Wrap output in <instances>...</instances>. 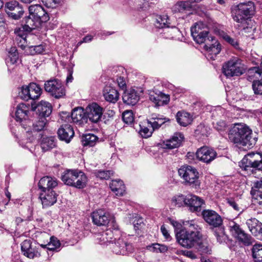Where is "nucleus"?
<instances>
[{
  "mask_svg": "<svg viewBox=\"0 0 262 262\" xmlns=\"http://www.w3.org/2000/svg\"><path fill=\"white\" fill-rule=\"evenodd\" d=\"M228 137L230 141L240 146L252 148L256 143L257 137L246 124H235L230 129Z\"/></svg>",
  "mask_w": 262,
  "mask_h": 262,
  "instance_id": "f257e3e1",
  "label": "nucleus"
},
{
  "mask_svg": "<svg viewBox=\"0 0 262 262\" xmlns=\"http://www.w3.org/2000/svg\"><path fill=\"white\" fill-rule=\"evenodd\" d=\"M246 67L243 61L237 57H233L223 66V74L227 77L239 76L246 71Z\"/></svg>",
  "mask_w": 262,
  "mask_h": 262,
  "instance_id": "f03ea898",
  "label": "nucleus"
},
{
  "mask_svg": "<svg viewBox=\"0 0 262 262\" xmlns=\"http://www.w3.org/2000/svg\"><path fill=\"white\" fill-rule=\"evenodd\" d=\"M47 124L46 118H40L34 122L32 126H29L26 132L27 143H37L43 136V131Z\"/></svg>",
  "mask_w": 262,
  "mask_h": 262,
  "instance_id": "7ed1b4c3",
  "label": "nucleus"
},
{
  "mask_svg": "<svg viewBox=\"0 0 262 262\" xmlns=\"http://www.w3.org/2000/svg\"><path fill=\"white\" fill-rule=\"evenodd\" d=\"M209 27L203 22L199 21L191 28V35L197 43H207L214 40V37L209 35Z\"/></svg>",
  "mask_w": 262,
  "mask_h": 262,
  "instance_id": "20e7f679",
  "label": "nucleus"
},
{
  "mask_svg": "<svg viewBox=\"0 0 262 262\" xmlns=\"http://www.w3.org/2000/svg\"><path fill=\"white\" fill-rule=\"evenodd\" d=\"M239 167L247 173L253 171L252 168L262 171V154L250 152L239 163Z\"/></svg>",
  "mask_w": 262,
  "mask_h": 262,
  "instance_id": "39448f33",
  "label": "nucleus"
},
{
  "mask_svg": "<svg viewBox=\"0 0 262 262\" xmlns=\"http://www.w3.org/2000/svg\"><path fill=\"white\" fill-rule=\"evenodd\" d=\"M176 238L182 246L192 248L199 243L200 235L198 231H187L182 229L177 232Z\"/></svg>",
  "mask_w": 262,
  "mask_h": 262,
  "instance_id": "423d86ee",
  "label": "nucleus"
},
{
  "mask_svg": "<svg viewBox=\"0 0 262 262\" xmlns=\"http://www.w3.org/2000/svg\"><path fill=\"white\" fill-rule=\"evenodd\" d=\"M178 173L185 184L195 187L199 186V172L195 168L189 165H184L179 168Z\"/></svg>",
  "mask_w": 262,
  "mask_h": 262,
  "instance_id": "0eeeda50",
  "label": "nucleus"
},
{
  "mask_svg": "<svg viewBox=\"0 0 262 262\" xmlns=\"http://www.w3.org/2000/svg\"><path fill=\"white\" fill-rule=\"evenodd\" d=\"M254 6L253 2L249 1L245 3H241L236 6L233 14V18L238 23L243 24L246 19L253 14Z\"/></svg>",
  "mask_w": 262,
  "mask_h": 262,
  "instance_id": "6e6552de",
  "label": "nucleus"
},
{
  "mask_svg": "<svg viewBox=\"0 0 262 262\" xmlns=\"http://www.w3.org/2000/svg\"><path fill=\"white\" fill-rule=\"evenodd\" d=\"M44 87L45 91L55 98H59L65 95L64 85L58 79H51L46 81Z\"/></svg>",
  "mask_w": 262,
  "mask_h": 262,
  "instance_id": "1a4fd4ad",
  "label": "nucleus"
},
{
  "mask_svg": "<svg viewBox=\"0 0 262 262\" xmlns=\"http://www.w3.org/2000/svg\"><path fill=\"white\" fill-rule=\"evenodd\" d=\"M61 119L64 122H69L72 121L73 122L80 125L87 122V117L85 110L82 107H77L73 110L71 116L65 112L61 115Z\"/></svg>",
  "mask_w": 262,
  "mask_h": 262,
  "instance_id": "9d476101",
  "label": "nucleus"
},
{
  "mask_svg": "<svg viewBox=\"0 0 262 262\" xmlns=\"http://www.w3.org/2000/svg\"><path fill=\"white\" fill-rule=\"evenodd\" d=\"M42 92L40 86L35 83H31L28 86H23L19 95L20 97L24 100L38 99Z\"/></svg>",
  "mask_w": 262,
  "mask_h": 262,
  "instance_id": "9b49d317",
  "label": "nucleus"
},
{
  "mask_svg": "<svg viewBox=\"0 0 262 262\" xmlns=\"http://www.w3.org/2000/svg\"><path fill=\"white\" fill-rule=\"evenodd\" d=\"M203 219L210 226L217 228L223 225V219L216 212L212 210H204L202 213Z\"/></svg>",
  "mask_w": 262,
  "mask_h": 262,
  "instance_id": "f8f14e48",
  "label": "nucleus"
},
{
  "mask_svg": "<svg viewBox=\"0 0 262 262\" xmlns=\"http://www.w3.org/2000/svg\"><path fill=\"white\" fill-rule=\"evenodd\" d=\"M87 120L93 123L99 122L103 113V108L96 103L90 104L85 110Z\"/></svg>",
  "mask_w": 262,
  "mask_h": 262,
  "instance_id": "ddd939ff",
  "label": "nucleus"
},
{
  "mask_svg": "<svg viewBox=\"0 0 262 262\" xmlns=\"http://www.w3.org/2000/svg\"><path fill=\"white\" fill-rule=\"evenodd\" d=\"M196 156L199 160L208 164L216 158L217 153L214 149L204 146L197 150Z\"/></svg>",
  "mask_w": 262,
  "mask_h": 262,
  "instance_id": "4468645a",
  "label": "nucleus"
},
{
  "mask_svg": "<svg viewBox=\"0 0 262 262\" xmlns=\"http://www.w3.org/2000/svg\"><path fill=\"white\" fill-rule=\"evenodd\" d=\"M111 248L113 253L117 255H126L134 250L131 244L127 243L123 239L120 238L112 244Z\"/></svg>",
  "mask_w": 262,
  "mask_h": 262,
  "instance_id": "2eb2a0df",
  "label": "nucleus"
},
{
  "mask_svg": "<svg viewBox=\"0 0 262 262\" xmlns=\"http://www.w3.org/2000/svg\"><path fill=\"white\" fill-rule=\"evenodd\" d=\"M29 105L25 103L19 104L16 107L15 120L21 123L24 128L27 129L26 123L29 122Z\"/></svg>",
  "mask_w": 262,
  "mask_h": 262,
  "instance_id": "dca6fc26",
  "label": "nucleus"
},
{
  "mask_svg": "<svg viewBox=\"0 0 262 262\" xmlns=\"http://www.w3.org/2000/svg\"><path fill=\"white\" fill-rule=\"evenodd\" d=\"M57 194L52 189L41 190L39 198L41 201L42 208H48L53 205L57 202Z\"/></svg>",
  "mask_w": 262,
  "mask_h": 262,
  "instance_id": "f3484780",
  "label": "nucleus"
},
{
  "mask_svg": "<svg viewBox=\"0 0 262 262\" xmlns=\"http://www.w3.org/2000/svg\"><path fill=\"white\" fill-rule=\"evenodd\" d=\"M21 250L23 254L29 258H33L40 255L38 248L36 245H32L30 239H26L21 243Z\"/></svg>",
  "mask_w": 262,
  "mask_h": 262,
  "instance_id": "a211bd4d",
  "label": "nucleus"
},
{
  "mask_svg": "<svg viewBox=\"0 0 262 262\" xmlns=\"http://www.w3.org/2000/svg\"><path fill=\"white\" fill-rule=\"evenodd\" d=\"M119 234L120 231L118 227L114 226L113 230L111 228L107 229L105 231L97 234L96 237L99 243L102 245L112 242L113 237Z\"/></svg>",
  "mask_w": 262,
  "mask_h": 262,
  "instance_id": "6ab92c4d",
  "label": "nucleus"
},
{
  "mask_svg": "<svg viewBox=\"0 0 262 262\" xmlns=\"http://www.w3.org/2000/svg\"><path fill=\"white\" fill-rule=\"evenodd\" d=\"M251 194L254 204L262 207V178L253 183Z\"/></svg>",
  "mask_w": 262,
  "mask_h": 262,
  "instance_id": "aec40b11",
  "label": "nucleus"
},
{
  "mask_svg": "<svg viewBox=\"0 0 262 262\" xmlns=\"http://www.w3.org/2000/svg\"><path fill=\"white\" fill-rule=\"evenodd\" d=\"M204 201L200 198L192 194L187 195L186 206L191 212H199L201 211Z\"/></svg>",
  "mask_w": 262,
  "mask_h": 262,
  "instance_id": "412c9836",
  "label": "nucleus"
},
{
  "mask_svg": "<svg viewBox=\"0 0 262 262\" xmlns=\"http://www.w3.org/2000/svg\"><path fill=\"white\" fill-rule=\"evenodd\" d=\"M32 110L35 111L41 118H46L51 114L52 107L49 102L42 100L36 106L32 104Z\"/></svg>",
  "mask_w": 262,
  "mask_h": 262,
  "instance_id": "4be33fe9",
  "label": "nucleus"
},
{
  "mask_svg": "<svg viewBox=\"0 0 262 262\" xmlns=\"http://www.w3.org/2000/svg\"><path fill=\"white\" fill-rule=\"evenodd\" d=\"M184 139V136L180 133H175L169 139L167 140L162 144L164 149H172L179 147Z\"/></svg>",
  "mask_w": 262,
  "mask_h": 262,
  "instance_id": "5701e85b",
  "label": "nucleus"
},
{
  "mask_svg": "<svg viewBox=\"0 0 262 262\" xmlns=\"http://www.w3.org/2000/svg\"><path fill=\"white\" fill-rule=\"evenodd\" d=\"M211 44L207 43L204 46V48L206 50V56L208 59L214 60L216 56L220 53L221 51V45L215 40L211 41Z\"/></svg>",
  "mask_w": 262,
  "mask_h": 262,
  "instance_id": "b1692460",
  "label": "nucleus"
},
{
  "mask_svg": "<svg viewBox=\"0 0 262 262\" xmlns=\"http://www.w3.org/2000/svg\"><path fill=\"white\" fill-rule=\"evenodd\" d=\"M93 222L98 226H105L109 222V217L103 209H98L92 214Z\"/></svg>",
  "mask_w": 262,
  "mask_h": 262,
  "instance_id": "393cba45",
  "label": "nucleus"
},
{
  "mask_svg": "<svg viewBox=\"0 0 262 262\" xmlns=\"http://www.w3.org/2000/svg\"><path fill=\"white\" fill-rule=\"evenodd\" d=\"M249 74H254V76L258 78L260 77V80H254L252 84V89L254 93L257 95H262V71H260L257 67H254L250 69Z\"/></svg>",
  "mask_w": 262,
  "mask_h": 262,
  "instance_id": "a878e982",
  "label": "nucleus"
},
{
  "mask_svg": "<svg viewBox=\"0 0 262 262\" xmlns=\"http://www.w3.org/2000/svg\"><path fill=\"white\" fill-rule=\"evenodd\" d=\"M58 135L61 140L67 143L70 142L74 135L73 127L69 124L62 125L58 130Z\"/></svg>",
  "mask_w": 262,
  "mask_h": 262,
  "instance_id": "bb28decb",
  "label": "nucleus"
},
{
  "mask_svg": "<svg viewBox=\"0 0 262 262\" xmlns=\"http://www.w3.org/2000/svg\"><path fill=\"white\" fill-rule=\"evenodd\" d=\"M41 236L46 238V241H44V244L39 245L41 247L47 248L49 250H54L59 247L60 242L55 237L50 236L49 234L45 232L41 233Z\"/></svg>",
  "mask_w": 262,
  "mask_h": 262,
  "instance_id": "cd10ccee",
  "label": "nucleus"
},
{
  "mask_svg": "<svg viewBox=\"0 0 262 262\" xmlns=\"http://www.w3.org/2000/svg\"><path fill=\"white\" fill-rule=\"evenodd\" d=\"M103 95L106 101L112 103H115L119 98V94L118 91L110 85H107L104 88Z\"/></svg>",
  "mask_w": 262,
  "mask_h": 262,
  "instance_id": "c85d7f7f",
  "label": "nucleus"
},
{
  "mask_svg": "<svg viewBox=\"0 0 262 262\" xmlns=\"http://www.w3.org/2000/svg\"><path fill=\"white\" fill-rule=\"evenodd\" d=\"M57 184L56 178L46 176L40 179L38 182V187L40 190H53Z\"/></svg>",
  "mask_w": 262,
  "mask_h": 262,
  "instance_id": "c756f323",
  "label": "nucleus"
},
{
  "mask_svg": "<svg viewBox=\"0 0 262 262\" xmlns=\"http://www.w3.org/2000/svg\"><path fill=\"white\" fill-rule=\"evenodd\" d=\"M41 21L40 19L30 15L24 19V25L22 26V28L27 31L31 32L40 26Z\"/></svg>",
  "mask_w": 262,
  "mask_h": 262,
  "instance_id": "7c9ffc66",
  "label": "nucleus"
},
{
  "mask_svg": "<svg viewBox=\"0 0 262 262\" xmlns=\"http://www.w3.org/2000/svg\"><path fill=\"white\" fill-rule=\"evenodd\" d=\"M29 11L30 16L40 19L41 20L42 19L46 20L48 17L44 9L39 5H34L29 6Z\"/></svg>",
  "mask_w": 262,
  "mask_h": 262,
  "instance_id": "2f4dec72",
  "label": "nucleus"
},
{
  "mask_svg": "<svg viewBox=\"0 0 262 262\" xmlns=\"http://www.w3.org/2000/svg\"><path fill=\"white\" fill-rule=\"evenodd\" d=\"M149 99L157 106H161L167 104L169 101V96L162 93H154L149 94Z\"/></svg>",
  "mask_w": 262,
  "mask_h": 262,
  "instance_id": "473e14b6",
  "label": "nucleus"
},
{
  "mask_svg": "<svg viewBox=\"0 0 262 262\" xmlns=\"http://www.w3.org/2000/svg\"><path fill=\"white\" fill-rule=\"evenodd\" d=\"M249 231L254 236L262 234V224L255 218H251L246 222Z\"/></svg>",
  "mask_w": 262,
  "mask_h": 262,
  "instance_id": "72a5a7b5",
  "label": "nucleus"
},
{
  "mask_svg": "<svg viewBox=\"0 0 262 262\" xmlns=\"http://www.w3.org/2000/svg\"><path fill=\"white\" fill-rule=\"evenodd\" d=\"M139 98L136 91L134 89L125 92L122 97L123 101L125 103L132 105L136 104Z\"/></svg>",
  "mask_w": 262,
  "mask_h": 262,
  "instance_id": "f704fd0d",
  "label": "nucleus"
},
{
  "mask_svg": "<svg viewBox=\"0 0 262 262\" xmlns=\"http://www.w3.org/2000/svg\"><path fill=\"white\" fill-rule=\"evenodd\" d=\"M110 187L116 195L122 196L125 192V186L120 180H112Z\"/></svg>",
  "mask_w": 262,
  "mask_h": 262,
  "instance_id": "c9c22d12",
  "label": "nucleus"
},
{
  "mask_svg": "<svg viewBox=\"0 0 262 262\" xmlns=\"http://www.w3.org/2000/svg\"><path fill=\"white\" fill-rule=\"evenodd\" d=\"M77 170H67L61 176L62 181L67 185L72 186L76 181Z\"/></svg>",
  "mask_w": 262,
  "mask_h": 262,
  "instance_id": "e433bc0d",
  "label": "nucleus"
},
{
  "mask_svg": "<svg viewBox=\"0 0 262 262\" xmlns=\"http://www.w3.org/2000/svg\"><path fill=\"white\" fill-rule=\"evenodd\" d=\"M77 173L76 174V181L74 182L72 186L77 188L81 189L84 188L87 184L88 178L86 175L80 170H77Z\"/></svg>",
  "mask_w": 262,
  "mask_h": 262,
  "instance_id": "4c0bfd02",
  "label": "nucleus"
},
{
  "mask_svg": "<svg viewBox=\"0 0 262 262\" xmlns=\"http://www.w3.org/2000/svg\"><path fill=\"white\" fill-rule=\"evenodd\" d=\"M178 123L181 126H186L190 124L192 118L190 115L185 112H179L176 115Z\"/></svg>",
  "mask_w": 262,
  "mask_h": 262,
  "instance_id": "58836bf2",
  "label": "nucleus"
},
{
  "mask_svg": "<svg viewBox=\"0 0 262 262\" xmlns=\"http://www.w3.org/2000/svg\"><path fill=\"white\" fill-rule=\"evenodd\" d=\"M170 20L167 14L159 15L156 16L155 25L160 28L170 27Z\"/></svg>",
  "mask_w": 262,
  "mask_h": 262,
  "instance_id": "ea45409f",
  "label": "nucleus"
},
{
  "mask_svg": "<svg viewBox=\"0 0 262 262\" xmlns=\"http://www.w3.org/2000/svg\"><path fill=\"white\" fill-rule=\"evenodd\" d=\"M40 142L41 147L43 151H47L55 146V142L52 137H42L38 143Z\"/></svg>",
  "mask_w": 262,
  "mask_h": 262,
  "instance_id": "a19ab883",
  "label": "nucleus"
},
{
  "mask_svg": "<svg viewBox=\"0 0 262 262\" xmlns=\"http://www.w3.org/2000/svg\"><path fill=\"white\" fill-rule=\"evenodd\" d=\"M214 234L217 242L220 244L227 243L229 241V237L228 235L226 234L225 229L222 226L220 227H217V229H216L214 231Z\"/></svg>",
  "mask_w": 262,
  "mask_h": 262,
  "instance_id": "79ce46f5",
  "label": "nucleus"
},
{
  "mask_svg": "<svg viewBox=\"0 0 262 262\" xmlns=\"http://www.w3.org/2000/svg\"><path fill=\"white\" fill-rule=\"evenodd\" d=\"M187 195L182 194H178L174 195L171 199L172 205L181 207L186 206Z\"/></svg>",
  "mask_w": 262,
  "mask_h": 262,
  "instance_id": "37998d69",
  "label": "nucleus"
},
{
  "mask_svg": "<svg viewBox=\"0 0 262 262\" xmlns=\"http://www.w3.org/2000/svg\"><path fill=\"white\" fill-rule=\"evenodd\" d=\"M252 252L255 262H262V244H255L253 246Z\"/></svg>",
  "mask_w": 262,
  "mask_h": 262,
  "instance_id": "c03bdc74",
  "label": "nucleus"
},
{
  "mask_svg": "<svg viewBox=\"0 0 262 262\" xmlns=\"http://www.w3.org/2000/svg\"><path fill=\"white\" fill-rule=\"evenodd\" d=\"M98 138L94 134H86L82 136L81 142L84 146H93L95 145Z\"/></svg>",
  "mask_w": 262,
  "mask_h": 262,
  "instance_id": "a18cd8bd",
  "label": "nucleus"
},
{
  "mask_svg": "<svg viewBox=\"0 0 262 262\" xmlns=\"http://www.w3.org/2000/svg\"><path fill=\"white\" fill-rule=\"evenodd\" d=\"M140 128L139 133L142 137L146 138L151 136L153 129L148 126L146 121L142 122V124L140 125Z\"/></svg>",
  "mask_w": 262,
  "mask_h": 262,
  "instance_id": "49530a36",
  "label": "nucleus"
},
{
  "mask_svg": "<svg viewBox=\"0 0 262 262\" xmlns=\"http://www.w3.org/2000/svg\"><path fill=\"white\" fill-rule=\"evenodd\" d=\"M236 239L239 243L245 246H249L252 244L253 241L252 237L245 233L244 230L236 237Z\"/></svg>",
  "mask_w": 262,
  "mask_h": 262,
  "instance_id": "de8ad7c7",
  "label": "nucleus"
},
{
  "mask_svg": "<svg viewBox=\"0 0 262 262\" xmlns=\"http://www.w3.org/2000/svg\"><path fill=\"white\" fill-rule=\"evenodd\" d=\"M147 249L152 252L165 253L168 250V247L164 245L154 243L147 246Z\"/></svg>",
  "mask_w": 262,
  "mask_h": 262,
  "instance_id": "09e8293b",
  "label": "nucleus"
},
{
  "mask_svg": "<svg viewBox=\"0 0 262 262\" xmlns=\"http://www.w3.org/2000/svg\"><path fill=\"white\" fill-rule=\"evenodd\" d=\"M18 59V54L17 52L16 47H11L8 52V57L6 59V62L7 63L10 62L11 64H14L17 62Z\"/></svg>",
  "mask_w": 262,
  "mask_h": 262,
  "instance_id": "8fccbe9b",
  "label": "nucleus"
},
{
  "mask_svg": "<svg viewBox=\"0 0 262 262\" xmlns=\"http://www.w3.org/2000/svg\"><path fill=\"white\" fill-rule=\"evenodd\" d=\"M228 227L230 233L235 238L243 230L238 224L233 221L229 223Z\"/></svg>",
  "mask_w": 262,
  "mask_h": 262,
  "instance_id": "3c124183",
  "label": "nucleus"
},
{
  "mask_svg": "<svg viewBox=\"0 0 262 262\" xmlns=\"http://www.w3.org/2000/svg\"><path fill=\"white\" fill-rule=\"evenodd\" d=\"M189 5L186 2L180 1L176 3L172 7V11L174 13H183L188 10Z\"/></svg>",
  "mask_w": 262,
  "mask_h": 262,
  "instance_id": "603ef678",
  "label": "nucleus"
},
{
  "mask_svg": "<svg viewBox=\"0 0 262 262\" xmlns=\"http://www.w3.org/2000/svg\"><path fill=\"white\" fill-rule=\"evenodd\" d=\"M23 8L21 5L16 1H12L7 2L5 4L6 12L8 14L9 12L15 11L17 9Z\"/></svg>",
  "mask_w": 262,
  "mask_h": 262,
  "instance_id": "864d4df0",
  "label": "nucleus"
},
{
  "mask_svg": "<svg viewBox=\"0 0 262 262\" xmlns=\"http://www.w3.org/2000/svg\"><path fill=\"white\" fill-rule=\"evenodd\" d=\"M26 50L31 55L41 54L45 51V46L43 45L31 46L28 47Z\"/></svg>",
  "mask_w": 262,
  "mask_h": 262,
  "instance_id": "5fc2aeb1",
  "label": "nucleus"
},
{
  "mask_svg": "<svg viewBox=\"0 0 262 262\" xmlns=\"http://www.w3.org/2000/svg\"><path fill=\"white\" fill-rule=\"evenodd\" d=\"M183 225L184 228L182 229L188 230L189 231H198V226L194 220L183 221Z\"/></svg>",
  "mask_w": 262,
  "mask_h": 262,
  "instance_id": "6e6d98bb",
  "label": "nucleus"
},
{
  "mask_svg": "<svg viewBox=\"0 0 262 262\" xmlns=\"http://www.w3.org/2000/svg\"><path fill=\"white\" fill-rule=\"evenodd\" d=\"M122 120L126 124H130L134 120V116L132 111H125L122 114Z\"/></svg>",
  "mask_w": 262,
  "mask_h": 262,
  "instance_id": "4d7b16f0",
  "label": "nucleus"
},
{
  "mask_svg": "<svg viewBox=\"0 0 262 262\" xmlns=\"http://www.w3.org/2000/svg\"><path fill=\"white\" fill-rule=\"evenodd\" d=\"M210 128L203 124H200L198 126L195 133L196 135L207 136L209 134Z\"/></svg>",
  "mask_w": 262,
  "mask_h": 262,
  "instance_id": "13d9d810",
  "label": "nucleus"
},
{
  "mask_svg": "<svg viewBox=\"0 0 262 262\" xmlns=\"http://www.w3.org/2000/svg\"><path fill=\"white\" fill-rule=\"evenodd\" d=\"M146 123L148 124V126L153 129V131L155 129H158L160 126L159 125V123L157 120V115L153 114L149 120H146Z\"/></svg>",
  "mask_w": 262,
  "mask_h": 262,
  "instance_id": "bf43d9fd",
  "label": "nucleus"
},
{
  "mask_svg": "<svg viewBox=\"0 0 262 262\" xmlns=\"http://www.w3.org/2000/svg\"><path fill=\"white\" fill-rule=\"evenodd\" d=\"M24 13V11L23 8L15 10V11L9 12L7 14L10 18L14 20H18L23 16Z\"/></svg>",
  "mask_w": 262,
  "mask_h": 262,
  "instance_id": "052dcab7",
  "label": "nucleus"
},
{
  "mask_svg": "<svg viewBox=\"0 0 262 262\" xmlns=\"http://www.w3.org/2000/svg\"><path fill=\"white\" fill-rule=\"evenodd\" d=\"M95 173L97 177L101 179H108L113 175V172L111 170H99Z\"/></svg>",
  "mask_w": 262,
  "mask_h": 262,
  "instance_id": "680f3d73",
  "label": "nucleus"
},
{
  "mask_svg": "<svg viewBox=\"0 0 262 262\" xmlns=\"http://www.w3.org/2000/svg\"><path fill=\"white\" fill-rule=\"evenodd\" d=\"M221 35L222 36L223 38L227 41L228 43L232 45L233 47L235 48H237L238 46V43L237 40L234 38H231L228 34L224 32H222Z\"/></svg>",
  "mask_w": 262,
  "mask_h": 262,
  "instance_id": "e2e57ef3",
  "label": "nucleus"
},
{
  "mask_svg": "<svg viewBox=\"0 0 262 262\" xmlns=\"http://www.w3.org/2000/svg\"><path fill=\"white\" fill-rule=\"evenodd\" d=\"M167 32L170 33L169 36H167V38H176L177 37H179L181 34L179 29L175 27H171V29L168 30Z\"/></svg>",
  "mask_w": 262,
  "mask_h": 262,
  "instance_id": "0e129e2a",
  "label": "nucleus"
},
{
  "mask_svg": "<svg viewBox=\"0 0 262 262\" xmlns=\"http://www.w3.org/2000/svg\"><path fill=\"white\" fill-rule=\"evenodd\" d=\"M14 32L17 36L21 37L25 41L26 38V32H29L24 30L21 27L20 28L15 29Z\"/></svg>",
  "mask_w": 262,
  "mask_h": 262,
  "instance_id": "69168bd1",
  "label": "nucleus"
},
{
  "mask_svg": "<svg viewBox=\"0 0 262 262\" xmlns=\"http://www.w3.org/2000/svg\"><path fill=\"white\" fill-rule=\"evenodd\" d=\"M60 0H42L45 5L49 8H53L59 3Z\"/></svg>",
  "mask_w": 262,
  "mask_h": 262,
  "instance_id": "338daca9",
  "label": "nucleus"
},
{
  "mask_svg": "<svg viewBox=\"0 0 262 262\" xmlns=\"http://www.w3.org/2000/svg\"><path fill=\"white\" fill-rule=\"evenodd\" d=\"M227 203L235 210H236L237 211H241V208L238 206V205L236 204V203L233 200L228 199L227 200Z\"/></svg>",
  "mask_w": 262,
  "mask_h": 262,
  "instance_id": "774afa93",
  "label": "nucleus"
}]
</instances>
